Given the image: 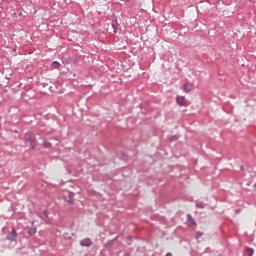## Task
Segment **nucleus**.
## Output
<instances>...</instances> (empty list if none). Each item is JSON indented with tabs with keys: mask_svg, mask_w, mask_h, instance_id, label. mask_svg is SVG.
I'll return each instance as SVG.
<instances>
[{
	"mask_svg": "<svg viewBox=\"0 0 256 256\" xmlns=\"http://www.w3.org/2000/svg\"><path fill=\"white\" fill-rule=\"evenodd\" d=\"M184 91H185V93H189V91H193V84H191V83L185 84Z\"/></svg>",
	"mask_w": 256,
	"mask_h": 256,
	"instance_id": "nucleus-6",
	"label": "nucleus"
},
{
	"mask_svg": "<svg viewBox=\"0 0 256 256\" xmlns=\"http://www.w3.org/2000/svg\"><path fill=\"white\" fill-rule=\"evenodd\" d=\"M17 237L18 234L17 231H15V228H12V231L6 235V239L7 241H10V243H17Z\"/></svg>",
	"mask_w": 256,
	"mask_h": 256,
	"instance_id": "nucleus-2",
	"label": "nucleus"
},
{
	"mask_svg": "<svg viewBox=\"0 0 256 256\" xmlns=\"http://www.w3.org/2000/svg\"><path fill=\"white\" fill-rule=\"evenodd\" d=\"M175 139H176V137H175V136H173V137L171 138V141H175Z\"/></svg>",
	"mask_w": 256,
	"mask_h": 256,
	"instance_id": "nucleus-16",
	"label": "nucleus"
},
{
	"mask_svg": "<svg viewBox=\"0 0 256 256\" xmlns=\"http://www.w3.org/2000/svg\"><path fill=\"white\" fill-rule=\"evenodd\" d=\"M24 142L29 143L32 151H35L37 148V137L33 132H27L24 137Z\"/></svg>",
	"mask_w": 256,
	"mask_h": 256,
	"instance_id": "nucleus-1",
	"label": "nucleus"
},
{
	"mask_svg": "<svg viewBox=\"0 0 256 256\" xmlns=\"http://www.w3.org/2000/svg\"><path fill=\"white\" fill-rule=\"evenodd\" d=\"M253 249L252 248H246L244 252V256H253Z\"/></svg>",
	"mask_w": 256,
	"mask_h": 256,
	"instance_id": "nucleus-7",
	"label": "nucleus"
},
{
	"mask_svg": "<svg viewBox=\"0 0 256 256\" xmlns=\"http://www.w3.org/2000/svg\"><path fill=\"white\" fill-rule=\"evenodd\" d=\"M196 207H198V209H205V203H203L202 201H197Z\"/></svg>",
	"mask_w": 256,
	"mask_h": 256,
	"instance_id": "nucleus-10",
	"label": "nucleus"
},
{
	"mask_svg": "<svg viewBox=\"0 0 256 256\" xmlns=\"http://www.w3.org/2000/svg\"><path fill=\"white\" fill-rule=\"evenodd\" d=\"M73 192H69V197H70V200H69V203H73Z\"/></svg>",
	"mask_w": 256,
	"mask_h": 256,
	"instance_id": "nucleus-13",
	"label": "nucleus"
},
{
	"mask_svg": "<svg viewBox=\"0 0 256 256\" xmlns=\"http://www.w3.org/2000/svg\"><path fill=\"white\" fill-rule=\"evenodd\" d=\"M44 215H45V217H47V210L44 211Z\"/></svg>",
	"mask_w": 256,
	"mask_h": 256,
	"instance_id": "nucleus-17",
	"label": "nucleus"
},
{
	"mask_svg": "<svg viewBox=\"0 0 256 256\" xmlns=\"http://www.w3.org/2000/svg\"><path fill=\"white\" fill-rule=\"evenodd\" d=\"M80 245L81 247H90L91 245H93V242L91 241V238H85L80 241Z\"/></svg>",
	"mask_w": 256,
	"mask_h": 256,
	"instance_id": "nucleus-4",
	"label": "nucleus"
},
{
	"mask_svg": "<svg viewBox=\"0 0 256 256\" xmlns=\"http://www.w3.org/2000/svg\"><path fill=\"white\" fill-rule=\"evenodd\" d=\"M37 233V227H31L28 229V235H35Z\"/></svg>",
	"mask_w": 256,
	"mask_h": 256,
	"instance_id": "nucleus-9",
	"label": "nucleus"
},
{
	"mask_svg": "<svg viewBox=\"0 0 256 256\" xmlns=\"http://www.w3.org/2000/svg\"><path fill=\"white\" fill-rule=\"evenodd\" d=\"M40 139H42V141H43V144H42V146L44 147V149H49L50 147H51V142H48V140H47V138H40Z\"/></svg>",
	"mask_w": 256,
	"mask_h": 256,
	"instance_id": "nucleus-5",
	"label": "nucleus"
},
{
	"mask_svg": "<svg viewBox=\"0 0 256 256\" xmlns=\"http://www.w3.org/2000/svg\"><path fill=\"white\" fill-rule=\"evenodd\" d=\"M187 221H189V223H192V225H197V222H195V219H193V216H191V214H187Z\"/></svg>",
	"mask_w": 256,
	"mask_h": 256,
	"instance_id": "nucleus-8",
	"label": "nucleus"
},
{
	"mask_svg": "<svg viewBox=\"0 0 256 256\" xmlns=\"http://www.w3.org/2000/svg\"><path fill=\"white\" fill-rule=\"evenodd\" d=\"M201 235H203V234L201 232H198L196 237L199 238V237H201Z\"/></svg>",
	"mask_w": 256,
	"mask_h": 256,
	"instance_id": "nucleus-14",
	"label": "nucleus"
},
{
	"mask_svg": "<svg viewBox=\"0 0 256 256\" xmlns=\"http://www.w3.org/2000/svg\"><path fill=\"white\" fill-rule=\"evenodd\" d=\"M117 239H119V236H116L114 239L112 240H108L107 244L108 245H113V243H115V241H117Z\"/></svg>",
	"mask_w": 256,
	"mask_h": 256,
	"instance_id": "nucleus-12",
	"label": "nucleus"
},
{
	"mask_svg": "<svg viewBox=\"0 0 256 256\" xmlns=\"http://www.w3.org/2000/svg\"><path fill=\"white\" fill-rule=\"evenodd\" d=\"M52 67H54V69H59V67H61V64H59V62L54 61L52 62Z\"/></svg>",
	"mask_w": 256,
	"mask_h": 256,
	"instance_id": "nucleus-11",
	"label": "nucleus"
},
{
	"mask_svg": "<svg viewBox=\"0 0 256 256\" xmlns=\"http://www.w3.org/2000/svg\"><path fill=\"white\" fill-rule=\"evenodd\" d=\"M166 256H173L171 252L166 253Z\"/></svg>",
	"mask_w": 256,
	"mask_h": 256,
	"instance_id": "nucleus-15",
	"label": "nucleus"
},
{
	"mask_svg": "<svg viewBox=\"0 0 256 256\" xmlns=\"http://www.w3.org/2000/svg\"><path fill=\"white\" fill-rule=\"evenodd\" d=\"M176 103L180 107H185V105H187V100H185V96H177Z\"/></svg>",
	"mask_w": 256,
	"mask_h": 256,
	"instance_id": "nucleus-3",
	"label": "nucleus"
}]
</instances>
